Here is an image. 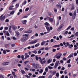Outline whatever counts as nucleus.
<instances>
[{
  "instance_id": "f257e3e1",
  "label": "nucleus",
  "mask_w": 78,
  "mask_h": 78,
  "mask_svg": "<svg viewBox=\"0 0 78 78\" xmlns=\"http://www.w3.org/2000/svg\"><path fill=\"white\" fill-rule=\"evenodd\" d=\"M61 56H62V53L61 52H58L56 54L54 58H56V59H60Z\"/></svg>"
},
{
  "instance_id": "f03ea898",
  "label": "nucleus",
  "mask_w": 78,
  "mask_h": 78,
  "mask_svg": "<svg viewBox=\"0 0 78 78\" xmlns=\"http://www.w3.org/2000/svg\"><path fill=\"white\" fill-rule=\"evenodd\" d=\"M76 10H75L73 13V14L72 13L70 12L69 13V15L70 16H72L73 19H75V17H76Z\"/></svg>"
},
{
  "instance_id": "7ed1b4c3",
  "label": "nucleus",
  "mask_w": 78,
  "mask_h": 78,
  "mask_svg": "<svg viewBox=\"0 0 78 78\" xmlns=\"http://www.w3.org/2000/svg\"><path fill=\"white\" fill-rule=\"evenodd\" d=\"M28 37H24L20 39V41L21 42H25L28 39Z\"/></svg>"
},
{
  "instance_id": "20e7f679",
  "label": "nucleus",
  "mask_w": 78,
  "mask_h": 78,
  "mask_svg": "<svg viewBox=\"0 0 78 78\" xmlns=\"http://www.w3.org/2000/svg\"><path fill=\"white\" fill-rule=\"evenodd\" d=\"M32 65L33 67L34 68V69H37L39 68V65L37 64H36L35 63H32Z\"/></svg>"
},
{
  "instance_id": "39448f33",
  "label": "nucleus",
  "mask_w": 78,
  "mask_h": 78,
  "mask_svg": "<svg viewBox=\"0 0 78 78\" xmlns=\"http://www.w3.org/2000/svg\"><path fill=\"white\" fill-rule=\"evenodd\" d=\"M6 15H5L3 16V15H2L1 16H0V20H5L6 17Z\"/></svg>"
},
{
  "instance_id": "423d86ee",
  "label": "nucleus",
  "mask_w": 78,
  "mask_h": 78,
  "mask_svg": "<svg viewBox=\"0 0 78 78\" xmlns=\"http://www.w3.org/2000/svg\"><path fill=\"white\" fill-rule=\"evenodd\" d=\"M38 42V41H37V39H36L35 40H34L31 42H30L29 43V44H34L36 43V42Z\"/></svg>"
},
{
  "instance_id": "0eeeda50",
  "label": "nucleus",
  "mask_w": 78,
  "mask_h": 78,
  "mask_svg": "<svg viewBox=\"0 0 78 78\" xmlns=\"http://www.w3.org/2000/svg\"><path fill=\"white\" fill-rule=\"evenodd\" d=\"M56 6L58 9H61V4L60 3H58Z\"/></svg>"
},
{
  "instance_id": "6e6552de",
  "label": "nucleus",
  "mask_w": 78,
  "mask_h": 78,
  "mask_svg": "<svg viewBox=\"0 0 78 78\" xmlns=\"http://www.w3.org/2000/svg\"><path fill=\"white\" fill-rule=\"evenodd\" d=\"M25 59H27L28 58H30V56L28 55V54L27 53H25Z\"/></svg>"
},
{
  "instance_id": "1a4fd4ad",
  "label": "nucleus",
  "mask_w": 78,
  "mask_h": 78,
  "mask_svg": "<svg viewBox=\"0 0 78 78\" xmlns=\"http://www.w3.org/2000/svg\"><path fill=\"white\" fill-rule=\"evenodd\" d=\"M12 28L13 30H14V31H15V30H16L17 29V27L16 26L14 25H13L12 26Z\"/></svg>"
},
{
  "instance_id": "9d476101",
  "label": "nucleus",
  "mask_w": 78,
  "mask_h": 78,
  "mask_svg": "<svg viewBox=\"0 0 78 78\" xmlns=\"http://www.w3.org/2000/svg\"><path fill=\"white\" fill-rule=\"evenodd\" d=\"M25 33H28L29 34L30 33H32V30H30L28 31H26L24 32Z\"/></svg>"
},
{
  "instance_id": "9b49d317",
  "label": "nucleus",
  "mask_w": 78,
  "mask_h": 78,
  "mask_svg": "<svg viewBox=\"0 0 78 78\" xmlns=\"http://www.w3.org/2000/svg\"><path fill=\"white\" fill-rule=\"evenodd\" d=\"M9 64V62H5L2 64V66H7V65H8Z\"/></svg>"
},
{
  "instance_id": "f8f14e48",
  "label": "nucleus",
  "mask_w": 78,
  "mask_h": 78,
  "mask_svg": "<svg viewBox=\"0 0 78 78\" xmlns=\"http://www.w3.org/2000/svg\"><path fill=\"white\" fill-rule=\"evenodd\" d=\"M58 66V61H56L54 66V68L55 69H56L57 68V67Z\"/></svg>"
},
{
  "instance_id": "ddd939ff",
  "label": "nucleus",
  "mask_w": 78,
  "mask_h": 78,
  "mask_svg": "<svg viewBox=\"0 0 78 78\" xmlns=\"http://www.w3.org/2000/svg\"><path fill=\"white\" fill-rule=\"evenodd\" d=\"M26 4H27V1H26V0H25L23 2L21 7H22L23 5H25Z\"/></svg>"
},
{
  "instance_id": "4468645a",
  "label": "nucleus",
  "mask_w": 78,
  "mask_h": 78,
  "mask_svg": "<svg viewBox=\"0 0 78 78\" xmlns=\"http://www.w3.org/2000/svg\"><path fill=\"white\" fill-rule=\"evenodd\" d=\"M73 53H71L68 57V58H73Z\"/></svg>"
},
{
  "instance_id": "2eb2a0df",
  "label": "nucleus",
  "mask_w": 78,
  "mask_h": 78,
  "mask_svg": "<svg viewBox=\"0 0 78 78\" xmlns=\"http://www.w3.org/2000/svg\"><path fill=\"white\" fill-rule=\"evenodd\" d=\"M27 22V20H24L22 22V23H23V24H24V25H25Z\"/></svg>"
},
{
  "instance_id": "dca6fc26",
  "label": "nucleus",
  "mask_w": 78,
  "mask_h": 78,
  "mask_svg": "<svg viewBox=\"0 0 78 78\" xmlns=\"http://www.w3.org/2000/svg\"><path fill=\"white\" fill-rule=\"evenodd\" d=\"M45 27H46V28L47 30L48 31H50V28H49V27L48 26H45Z\"/></svg>"
},
{
  "instance_id": "f3484780",
  "label": "nucleus",
  "mask_w": 78,
  "mask_h": 78,
  "mask_svg": "<svg viewBox=\"0 0 78 78\" xmlns=\"http://www.w3.org/2000/svg\"><path fill=\"white\" fill-rule=\"evenodd\" d=\"M44 25H45V26H47V27H48V26L49 27L50 26V24L47 22L45 23H44Z\"/></svg>"
},
{
  "instance_id": "a211bd4d",
  "label": "nucleus",
  "mask_w": 78,
  "mask_h": 78,
  "mask_svg": "<svg viewBox=\"0 0 78 78\" xmlns=\"http://www.w3.org/2000/svg\"><path fill=\"white\" fill-rule=\"evenodd\" d=\"M50 48H51V47H46L45 48V50H49V49H50Z\"/></svg>"
},
{
  "instance_id": "6ab92c4d",
  "label": "nucleus",
  "mask_w": 78,
  "mask_h": 78,
  "mask_svg": "<svg viewBox=\"0 0 78 78\" xmlns=\"http://www.w3.org/2000/svg\"><path fill=\"white\" fill-rule=\"evenodd\" d=\"M14 12H15V11H11L10 12V14H11V15H12L13 14H14Z\"/></svg>"
},
{
  "instance_id": "aec40b11",
  "label": "nucleus",
  "mask_w": 78,
  "mask_h": 78,
  "mask_svg": "<svg viewBox=\"0 0 78 78\" xmlns=\"http://www.w3.org/2000/svg\"><path fill=\"white\" fill-rule=\"evenodd\" d=\"M63 27H64V25H63V24H61L60 27H58L60 29H62V28Z\"/></svg>"
},
{
  "instance_id": "412c9836",
  "label": "nucleus",
  "mask_w": 78,
  "mask_h": 78,
  "mask_svg": "<svg viewBox=\"0 0 78 78\" xmlns=\"http://www.w3.org/2000/svg\"><path fill=\"white\" fill-rule=\"evenodd\" d=\"M60 47V44H58V45H55L53 46V47Z\"/></svg>"
},
{
  "instance_id": "4be33fe9",
  "label": "nucleus",
  "mask_w": 78,
  "mask_h": 78,
  "mask_svg": "<svg viewBox=\"0 0 78 78\" xmlns=\"http://www.w3.org/2000/svg\"><path fill=\"white\" fill-rule=\"evenodd\" d=\"M46 42V41H43L41 43V45H44L45 43Z\"/></svg>"
},
{
  "instance_id": "5701e85b",
  "label": "nucleus",
  "mask_w": 78,
  "mask_h": 78,
  "mask_svg": "<svg viewBox=\"0 0 78 78\" xmlns=\"http://www.w3.org/2000/svg\"><path fill=\"white\" fill-rule=\"evenodd\" d=\"M46 18L48 20H53V19L52 18L49 17L48 16H47Z\"/></svg>"
},
{
  "instance_id": "b1692460",
  "label": "nucleus",
  "mask_w": 78,
  "mask_h": 78,
  "mask_svg": "<svg viewBox=\"0 0 78 78\" xmlns=\"http://www.w3.org/2000/svg\"><path fill=\"white\" fill-rule=\"evenodd\" d=\"M75 9V5L74 4L73 5V6L71 8V10H73V9Z\"/></svg>"
},
{
  "instance_id": "393cba45",
  "label": "nucleus",
  "mask_w": 78,
  "mask_h": 78,
  "mask_svg": "<svg viewBox=\"0 0 78 78\" xmlns=\"http://www.w3.org/2000/svg\"><path fill=\"white\" fill-rule=\"evenodd\" d=\"M32 53H35V54H37V51L36 50H34V51H32Z\"/></svg>"
},
{
  "instance_id": "a878e982",
  "label": "nucleus",
  "mask_w": 78,
  "mask_h": 78,
  "mask_svg": "<svg viewBox=\"0 0 78 78\" xmlns=\"http://www.w3.org/2000/svg\"><path fill=\"white\" fill-rule=\"evenodd\" d=\"M48 68L50 69V70H51V69H53V67L51 66H48Z\"/></svg>"
},
{
  "instance_id": "bb28decb",
  "label": "nucleus",
  "mask_w": 78,
  "mask_h": 78,
  "mask_svg": "<svg viewBox=\"0 0 78 78\" xmlns=\"http://www.w3.org/2000/svg\"><path fill=\"white\" fill-rule=\"evenodd\" d=\"M21 72L23 74H25V71L22 70H21Z\"/></svg>"
},
{
  "instance_id": "cd10ccee",
  "label": "nucleus",
  "mask_w": 78,
  "mask_h": 78,
  "mask_svg": "<svg viewBox=\"0 0 78 78\" xmlns=\"http://www.w3.org/2000/svg\"><path fill=\"white\" fill-rule=\"evenodd\" d=\"M40 45V44H39V43H37V44H35V47H39Z\"/></svg>"
},
{
  "instance_id": "c85d7f7f",
  "label": "nucleus",
  "mask_w": 78,
  "mask_h": 78,
  "mask_svg": "<svg viewBox=\"0 0 78 78\" xmlns=\"http://www.w3.org/2000/svg\"><path fill=\"white\" fill-rule=\"evenodd\" d=\"M24 36V37H28V36H29V34H25V35H23V36Z\"/></svg>"
},
{
  "instance_id": "c756f323",
  "label": "nucleus",
  "mask_w": 78,
  "mask_h": 78,
  "mask_svg": "<svg viewBox=\"0 0 78 78\" xmlns=\"http://www.w3.org/2000/svg\"><path fill=\"white\" fill-rule=\"evenodd\" d=\"M71 26H69L68 28L66 29V30H70V28H71Z\"/></svg>"
},
{
  "instance_id": "7c9ffc66",
  "label": "nucleus",
  "mask_w": 78,
  "mask_h": 78,
  "mask_svg": "<svg viewBox=\"0 0 78 78\" xmlns=\"http://www.w3.org/2000/svg\"><path fill=\"white\" fill-rule=\"evenodd\" d=\"M71 61V59L70 58L67 61V63H68V64H70V63Z\"/></svg>"
},
{
  "instance_id": "2f4dec72",
  "label": "nucleus",
  "mask_w": 78,
  "mask_h": 78,
  "mask_svg": "<svg viewBox=\"0 0 78 78\" xmlns=\"http://www.w3.org/2000/svg\"><path fill=\"white\" fill-rule=\"evenodd\" d=\"M43 69H40V71H39V73H42V72H43Z\"/></svg>"
},
{
  "instance_id": "473e14b6",
  "label": "nucleus",
  "mask_w": 78,
  "mask_h": 78,
  "mask_svg": "<svg viewBox=\"0 0 78 78\" xmlns=\"http://www.w3.org/2000/svg\"><path fill=\"white\" fill-rule=\"evenodd\" d=\"M48 67H46L45 69V71L46 72H48Z\"/></svg>"
},
{
  "instance_id": "72a5a7b5",
  "label": "nucleus",
  "mask_w": 78,
  "mask_h": 78,
  "mask_svg": "<svg viewBox=\"0 0 78 78\" xmlns=\"http://www.w3.org/2000/svg\"><path fill=\"white\" fill-rule=\"evenodd\" d=\"M19 4H16V8H17L18 7H19Z\"/></svg>"
},
{
  "instance_id": "f704fd0d",
  "label": "nucleus",
  "mask_w": 78,
  "mask_h": 78,
  "mask_svg": "<svg viewBox=\"0 0 78 78\" xmlns=\"http://www.w3.org/2000/svg\"><path fill=\"white\" fill-rule=\"evenodd\" d=\"M59 74L58 73H57L56 74V76L57 77V78H59Z\"/></svg>"
},
{
  "instance_id": "c9c22d12",
  "label": "nucleus",
  "mask_w": 78,
  "mask_h": 78,
  "mask_svg": "<svg viewBox=\"0 0 78 78\" xmlns=\"http://www.w3.org/2000/svg\"><path fill=\"white\" fill-rule=\"evenodd\" d=\"M51 62V60L50 59H48V63L49 64H50Z\"/></svg>"
},
{
  "instance_id": "e433bc0d",
  "label": "nucleus",
  "mask_w": 78,
  "mask_h": 78,
  "mask_svg": "<svg viewBox=\"0 0 78 78\" xmlns=\"http://www.w3.org/2000/svg\"><path fill=\"white\" fill-rule=\"evenodd\" d=\"M67 33H68V31H66L65 33H63V34H64V35H65V34H67Z\"/></svg>"
},
{
  "instance_id": "4c0bfd02",
  "label": "nucleus",
  "mask_w": 78,
  "mask_h": 78,
  "mask_svg": "<svg viewBox=\"0 0 78 78\" xmlns=\"http://www.w3.org/2000/svg\"><path fill=\"white\" fill-rule=\"evenodd\" d=\"M3 53L4 54H5L6 53V50H3Z\"/></svg>"
},
{
  "instance_id": "58836bf2",
  "label": "nucleus",
  "mask_w": 78,
  "mask_h": 78,
  "mask_svg": "<svg viewBox=\"0 0 78 78\" xmlns=\"http://www.w3.org/2000/svg\"><path fill=\"white\" fill-rule=\"evenodd\" d=\"M52 73H53V75H55V74H56V71H53L52 72Z\"/></svg>"
},
{
  "instance_id": "ea45409f",
  "label": "nucleus",
  "mask_w": 78,
  "mask_h": 78,
  "mask_svg": "<svg viewBox=\"0 0 78 78\" xmlns=\"http://www.w3.org/2000/svg\"><path fill=\"white\" fill-rule=\"evenodd\" d=\"M25 76H26V77H27V78H30V76H29L27 74H26L25 75Z\"/></svg>"
},
{
  "instance_id": "a19ab883",
  "label": "nucleus",
  "mask_w": 78,
  "mask_h": 78,
  "mask_svg": "<svg viewBox=\"0 0 78 78\" xmlns=\"http://www.w3.org/2000/svg\"><path fill=\"white\" fill-rule=\"evenodd\" d=\"M6 35L7 36H10L9 35V32H7V33H6Z\"/></svg>"
},
{
  "instance_id": "79ce46f5",
  "label": "nucleus",
  "mask_w": 78,
  "mask_h": 78,
  "mask_svg": "<svg viewBox=\"0 0 78 78\" xmlns=\"http://www.w3.org/2000/svg\"><path fill=\"white\" fill-rule=\"evenodd\" d=\"M54 11L55 12H57V9L54 8Z\"/></svg>"
},
{
  "instance_id": "37998d69",
  "label": "nucleus",
  "mask_w": 78,
  "mask_h": 78,
  "mask_svg": "<svg viewBox=\"0 0 78 78\" xmlns=\"http://www.w3.org/2000/svg\"><path fill=\"white\" fill-rule=\"evenodd\" d=\"M9 32L10 33H12V30H11V29H9Z\"/></svg>"
},
{
  "instance_id": "c03bdc74",
  "label": "nucleus",
  "mask_w": 78,
  "mask_h": 78,
  "mask_svg": "<svg viewBox=\"0 0 78 78\" xmlns=\"http://www.w3.org/2000/svg\"><path fill=\"white\" fill-rule=\"evenodd\" d=\"M29 10V8H27L25 10V11H28Z\"/></svg>"
},
{
  "instance_id": "a18cd8bd",
  "label": "nucleus",
  "mask_w": 78,
  "mask_h": 78,
  "mask_svg": "<svg viewBox=\"0 0 78 78\" xmlns=\"http://www.w3.org/2000/svg\"><path fill=\"white\" fill-rule=\"evenodd\" d=\"M56 50V49L54 48L52 49V51L53 52H55Z\"/></svg>"
},
{
  "instance_id": "49530a36",
  "label": "nucleus",
  "mask_w": 78,
  "mask_h": 78,
  "mask_svg": "<svg viewBox=\"0 0 78 78\" xmlns=\"http://www.w3.org/2000/svg\"><path fill=\"white\" fill-rule=\"evenodd\" d=\"M40 61L41 63V64H43V61H42V59L40 60Z\"/></svg>"
},
{
  "instance_id": "de8ad7c7",
  "label": "nucleus",
  "mask_w": 78,
  "mask_h": 78,
  "mask_svg": "<svg viewBox=\"0 0 78 78\" xmlns=\"http://www.w3.org/2000/svg\"><path fill=\"white\" fill-rule=\"evenodd\" d=\"M62 59L63 61H66V60H67V58H66L65 57H64Z\"/></svg>"
},
{
  "instance_id": "09e8293b",
  "label": "nucleus",
  "mask_w": 78,
  "mask_h": 78,
  "mask_svg": "<svg viewBox=\"0 0 78 78\" xmlns=\"http://www.w3.org/2000/svg\"><path fill=\"white\" fill-rule=\"evenodd\" d=\"M28 62H30V61H26L24 62V63L25 64H26L28 63Z\"/></svg>"
},
{
  "instance_id": "8fccbe9b",
  "label": "nucleus",
  "mask_w": 78,
  "mask_h": 78,
  "mask_svg": "<svg viewBox=\"0 0 78 78\" xmlns=\"http://www.w3.org/2000/svg\"><path fill=\"white\" fill-rule=\"evenodd\" d=\"M76 4L78 5V0H76Z\"/></svg>"
},
{
  "instance_id": "3c124183",
  "label": "nucleus",
  "mask_w": 78,
  "mask_h": 78,
  "mask_svg": "<svg viewBox=\"0 0 78 78\" xmlns=\"http://www.w3.org/2000/svg\"><path fill=\"white\" fill-rule=\"evenodd\" d=\"M71 30H72V31H74V27H72L71 28Z\"/></svg>"
},
{
  "instance_id": "603ef678",
  "label": "nucleus",
  "mask_w": 78,
  "mask_h": 78,
  "mask_svg": "<svg viewBox=\"0 0 78 78\" xmlns=\"http://www.w3.org/2000/svg\"><path fill=\"white\" fill-rule=\"evenodd\" d=\"M38 54H40V53H41V51L39 50L38 51Z\"/></svg>"
},
{
  "instance_id": "864d4df0",
  "label": "nucleus",
  "mask_w": 78,
  "mask_h": 78,
  "mask_svg": "<svg viewBox=\"0 0 78 78\" xmlns=\"http://www.w3.org/2000/svg\"><path fill=\"white\" fill-rule=\"evenodd\" d=\"M11 46H12V47H15V44H11Z\"/></svg>"
},
{
  "instance_id": "5fc2aeb1",
  "label": "nucleus",
  "mask_w": 78,
  "mask_h": 78,
  "mask_svg": "<svg viewBox=\"0 0 78 78\" xmlns=\"http://www.w3.org/2000/svg\"><path fill=\"white\" fill-rule=\"evenodd\" d=\"M0 77L1 78H5V77H4L2 75H0Z\"/></svg>"
},
{
  "instance_id": "6e6d98bb",
  "label": "nucleus",
  "mask_w": 78,
  "mask_h": 78,
  "mask_svg": "<svg viewBox=\"0 0 78 78\" xmlns=\"http://www.w3.org/2000/svg\"><path fill=\"white\" fill-rule=\"evenodd\" d=\"M77 55V53H74V56H76Z\"/></svg>"
},
{
  "instance_id": "4d7b16f0",
  "label": "nucleus",
  "mask_w": 78,
  "mask_h": 78,
  "mask_svg": "<svg viewBox=\"0 0 78 78\" xmlns=\"http://www.w3.org/2000/svg\"><path fill=\"white\" fill-rule=\"evenodd\" d=\"M35 59H36V61H38V59H39L38 58V57L36 56Z\"/></svg>"
},
{
  "instance_id": "13d9d810",
  "label": "nucleus",
  "mask_w": 78,
  "mask_h": 78,
  "mask_svg": "<svg viewBox=\"0 0 78 78\" xmlns=\"http://www.w3.org/2000/svg\"><path fill=\"white\" fill-rule=\"evenodd\" d=\"M8 27H5V30H8Z\"/></svg>"
},
{
  "instance_id": "bf43d9fd",
  "label": "nucleus",
  "mask_w": 78,
  "mask_h": 78,
  "mask_svg": "<svg viewBox=\"0 0 78 78\" xmlns=\"http://www.w3.org/2000/svg\"><path fill=\"white\" fill-rule=\"evenodd\" d=\"M9 9L10 10H12V7H11V6H10L9 7Z\"/></svg>"
},
{
  "instance_id": "052dcab7",
  "label": "nucleus",
  "mask_w": 78,
  "mask_h": 78,
  "mask_svg": "<svg viewBox=\"0 0 78 78\" xmlns=\"http://www.w3.org/2000/svg\"><path fill=\"white\" fill-rule=\"evenodd\" d=\"M75 34H76V36H77V37H78V32H76L75 33Z\"/></svg>"
},
{
  "instance_id": "680f3d73",
  "label": "nucleus",
  "mask_w": 78,
  "mask_h": 78,
  "mask_svg": "<svg viewBox=\"0 0 78 78\" xmlns=\"http://www.w3.org/2000/svg\"><path fill=\"white\" fill-rule=\"evenodd\" d=\"M64 73L65 75H66V74H67V70H65L64 72Z\"/></svg>"
},
{
  "instance_id": "e2e57ef3",
  "label": "nucleus",
  "mask_w": 78,
  "mask_h": 78,
  "mask_svg": "<svg viewBox=\"0 0 78 78\" xmlns=\"http://www.w3.org/2000/svg\"><path fill=\"white\" fill-rule=\"evenodd\" d=\"M72 65L71 64H69L68 65V67H70Z\"/></svg>"
},
{
  "instance_id": "0e129e2a",
  "label": "nucleus",
  "mask_w": 78,
  "mask_h": 78,
  "mask_svg": "<svg viewBox=\"0 0 78 78\" xmlns=\"http://www.w3.org/2000/svg\"><path fill=\"white\" fill-rule=\"evenodd\" d=\"M62 70H65V68L64 67H63L61 69Z\"/></svg>"
},
{
  "instance_id": "69168bd1",
  "label": "nucleus",
  "mask_w": 78,
  "mask_h": 78,
  "mask_svg": "<svg viewBox=\"0 0 78 78\" xmlns=\"http://www.w3.org/2000/svg\"><path fill=\"white\" fill-rule=\"evenodd\" d=\"M23 28H21L20 29V31H22L23 30Z\"/></svg>"
},
{
  "instance_id": "338daca9",
  "label": "nucleus",
  "mask_w": 78,
  "mask_h": 78,
  "mask_svg": "<svg viewBox=\"0 0 78 78\" xmlns=\"http://www.w3.org/2000/svg\"><path fill=\"white\" fill-rule=\"evenodd\" d=\"M40 34L41 36H44V33L43 32L41 33H40Z\"/></svg>"
},
{
  "instance_id": "774afa93",
  "label": "nucleus",
  "mask_w": 78,
  "mask_h": 78,
  "mask_svg": "<svg viewBox=\"0 0 78 78\" xmlns=\"http://www.w3.org/2000/svg\"><path fill=\"white\" fill-rule=\"evenodd\" d=\"M64 11V8L63 7L62 9V11Z\"/></svg>"
}]
</instances>
